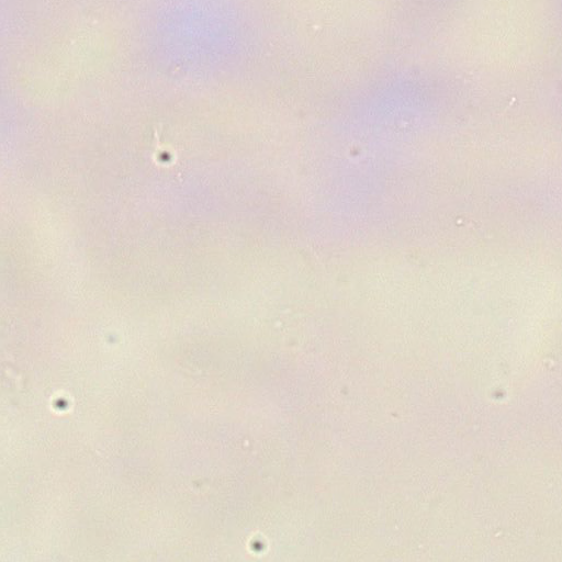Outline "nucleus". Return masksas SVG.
<instances>
[{"label": "nucleus", "mask_w": 562, "mask_h": 562, "mask_svg": "<svg viewBox=\"0 0 562 562\" xmlns=\"http://www.w3.org/2000/svg\"><path fill=\"white\" fill-rule=\"evenodd\" d=\"M64 406V403L63 402H59V407H63Z\"/></svg>", "instance_id": "nucleus-1"}]
</instances>
